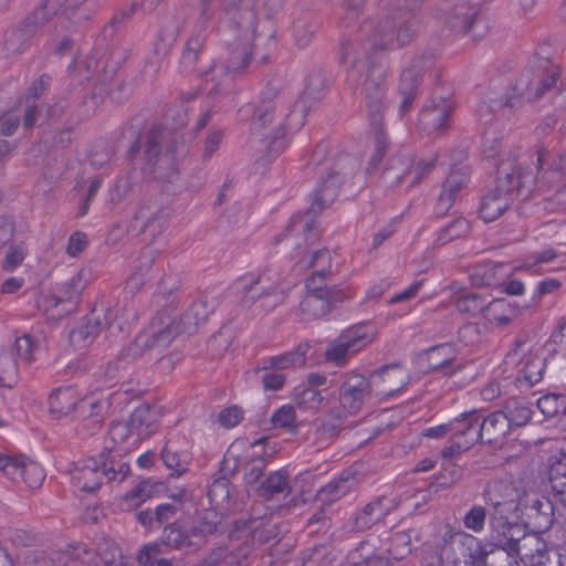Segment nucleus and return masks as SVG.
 I'll return each mask as SVG.
<instances>
[{"instance_id":"c03bdc74","label":"nucleus","mask_w":566,"mask_h":566,"mask_svg":"<svg viewBox=\"0 0 566 566\" xmlns=\"http://www.w3.org/2000/svg\"><path fill=\"white\" fill-rule=\"evenodd\" d=\"M449 23L457 32L472 34L473 38L480 35L475 32L481 23L479 9L467 3L455 6Z\"/></svg>"},{"instance_id":"b1692460","label":"nucleus","mask_w":566,"mask_h":566,"mask_svg":"<svg viewBox=\"0 0 566 566\" xmlns=\"http://www.w3.org/2000/svg\"><path fill=\"white\" fill-rule=\"evenodd\" d=\"M189 444L187 438L181 434H170L161 451L160 459L165 467L170 471L171 478H179L188 471L191 462V453L187 450Z\"/></svg>"},{"instance_id":"f03ea898","label":"nucleus","mask_w":566,"mask_h":566,"mask_svg":"<svg viewBox=\"0 0 566 566\" xmlns=\"http://www.w3.org/2000/svg\"><path fill=\"white\" fill-rule=\"evenodd\" d=\"M63 8L64 14L76 24L87 21L97 8L95 0H43L41 6L31 12L17 27L6 31L2 52L11 57L25 52L34 42L39 30Z\"/></svg>"},{"instance_id":"603ef678","label":"nucleus","mask_w":566,"mask_h":566,"mask_svg":"<svg viewBox=\"0 0 566 566\" xmlns=\"http://www.w3.org/2000/svg\"><path fill=\"white\" fill-rule=\"evenodd\" d=\"M537 541L535 552L526 555L528 566H566V555L555 548H548L546 543Z\"/></svg>"},{"instance_id":"2f4dec72","label":"nucleus","mask_w":566,"mask_h":566,"mask_svg":"<svg viewBox=\"0 0 566 566\" xmlns=\"http://www.w3.org/2000/svg\"><path fill=\"white\" fill-rule=\"evenodd\" d=\"M266 440L268 438H261L251 444V453L243 465L244 482L252 491L264 479V470L271 458V454L264 449Z\"/></svg>"},{"instance_id":"aec40b11","label":"nucleus","mask_w":566,"mask_h":566,"mask_svg":"<svg viewBox=\"0 0 566 566\" xmlns=\"http://www.w3.org/2000/svg\"><path fill=\"white\" fill-rule=\"evenodd\" d=\"M455 109L451 93L439 94L436 90L429 104L424 105L419 114V123L424 129L443 130L449 127V120Z\"/></svg>"},{"instance_id":"864d4df0","label":"nucleus","mask_w":566,"mask_h":566,"mask_svg":"<svg viewBox=\"0 0 566 566\" xmlns=\"http://www.w3.org/2000/svg\"><path fill=\"white\" fill-rule=\"evenodd\" d=\"M138 7V2L134 1L128 7L117 9L111 20L102 29L99 38L104 41L113 40L125 23L132 19Z\"/></svg>"},{"instance_id":"4c0bfd02","label":"nucleus","mask_w":566,"mask_h":566,"mask_svg":"<svg viewBox=\"0 0 566 566\" xmlns=\"http://www.w3.org/2000/svg\"><path fill=\"white\" fill-rule=\"evenodd\" d=\"M356 484V479L349 472H342L337 479L322 486L315 496V501L328 507L344 497Z\"/></svg>"},{"instance_id":"3c124183","label":"nucleus","mask_w":566,"mask_h":566,"mask_svg":"<svg viewBox=\"0 0 566 566\" xmlns=\"http://www.w3.org/2000/svg\"><path fill=\"white\" fill-rule=\"evenodd\" d=\"M548 481L556 502L564 505L566 501V453L560 454L552 462L548 470Z\"/></svg>"},{"instance_id":"37998d69","label":"nucleus","mask_w":566,"mask_h":566,"mask_svg":"<svg viewBox=\"0 0 566 566\" xmlns=\"http://www.w3.org/2000/svg\"><path fill=\"white\" fill-rule=\"evenodd\" d=\"M308 348V344H301L294 352L266 357L262 360V366L254 368L253 373L258 375L261 370H283L292 366H304Z\"/></svg>"},{"instance_id":"ddd939ff","label":"nucleus","mask_w":566,"mask_h":566,"mask_svg":"<svg viewBox=\"0 0 566 566\" xmlns=\"http://www.w3.org/2000/svg\"><path fill=\"white\" fill-rule=\"evenodd\" d=\"M208 19V12L206 13V17L201 14L198 21V31L193 32L185 44L179 60V67L180 72L186 75L197 73L202 81L216 82L218 80L217 64L213 61L207 67H199V64L207 56V34L205 33V24L207 23Z\"/></svg>"},{"instance_id":"20e7f679","label":"nucleus","mask_w":566,"mask_h":566,"mask_svg":"<svg viewBox=\"0 0 566 566\" xmlns=\"http://www.w3.org/2000/svg\"><path fill=\"white\" fill-rule=\"evenodd\" d=\"M386 65L376 62H364L355 57L347 80L355 87H360V107L366 114L370 127H378L384 122L387 101Z\"/></svg>"},{"instance_id":"f8f14e48","label":"nucleus","mask_w":566,"mask_h":566,"mask_svg":"<svg viewBox=\"0 0 566 566\" xmlns=\"http://www.w3.org/2000/svg\"><path fill=\"white\" fill-rule=\"evenodd\" d=\"M260 43L254 38L224 35L226 53L221 57V65L217 66V84L209 91V95L219 93L221 76L233 78L245 73L252 61V49Z\"/></svg>"},{"instance_id":"58836bf2","label":"nucleus","mask_w":566,"mask_h":566,"mask_svg":"<svg viewBox=\"0 0 566 566\" xmlns=\"http://www.w3.org/2000/svg\"><path fill=\"white\" fill-rule=\"evenodd\" d=\"M368 379L371 381V386L375 385L377 380L388 382L389 387L384 390V394L386 396H394L408 384L409 377L402 366L399 363H395L382 365L374 370Z\"/></svg>"},{"instance_id":"393cba45","label":"nucleus","mask_w":566,"mask_h":566,"mask_svg":"<svg viewBox=\"0 0 566 566\" xmlns=\"http://www.w3.org/2000/svg\"><path fill=\"white\" fill-rule=\"evenodd\" d=\"M525 528L543 534L549 531L555 522L554 505L549 499L534 495L524 504Z\"/></svg>"},{"instance_id":"de8ad7c7","label":"nucleus","mask_w":566,"mask_h":566,"mask_svg":"<svg viewBox=\"0 0 566 566\" xmlns=\"http://www.w3.org/2000/svg\"><path fill=\"white\" fill-rule=\"evenodd\" d=\"M296 228H301L304 234V241L305 247L302 248L300 244H297L296 250L297 254L296 258H302L316 249H313L321 239V231L318 227L316 226L315 221L304 219L303 216L296 214L292 218L290 224L287 226L286 230H294Z\"/></svg>"},{"instance_id":"473e14b6","label":"nucleus","mask_w":566,"mask_h":566,"mask_svg":"<svg viewBox=\"0 0 566 566\" xmlns=\"http://www.w3.org/2000/svg\"><path fill=\"white\" fill-rule=\"evenodd\" d=\"M480 418L481 412L478 410L462 412L459 417L451 420V436L462 441L469 448L475 443H481Z\"/></svg>"},{"instance_id":"423d86ee","label":"nucleus","mask_w":566,"mask_h":566,"mask_svg":"<svg viewBox=\"0 0 566 566\" xmlns=\"http://www.w3.org/2000/svg\"><path fill=\"white\" fill-rule=\"evenodd\" d=\"M128 133L135 138L130 145L127 157L134 160L137 154L143 150L142 171L144 175L157 179L168 175L176 163V154L172 146H168L165 153L161 151L163 132L159 127L151 126L145 132L135 128L133 125Z\"/></svg>"},{"instance_id":"09e8293b","label":"nucleus","mask_w":566,"mask_h":566,"mask_svg":"<svg viewBox=\"0 0 566 566\" xmlns=\"http://www.w3.org/2000/svg\"><path fill=\"white\" fill-rule=\"evenodd\" d=\"M17 469V473L13 474L12 481L14 483L23 482L30 489L40 488L45 479L43 468L38 462L32 461L24 455L20 457Z\"/></svg>"},{"instance_id":"5fc2aeb1","label":"nucleus","mask_w":566,"mask_h":566,"mask_svg":"<svg viewBox=\"0 0 566 566\" xmlns=\"http://www.w3.org/2000/svg\"><path fill=\"white\" fill-rule=\"evenodd\" d=\"M463 470L452 461H443L441 470L433 475V481L429 485V492L450 488L462 479Z\"/></svg>"},{"instance_id":"0eeeda50","label":"nucleus","mask_w":566,"mask_h":566,"mask_svg":"<svg viewBox=\"0 0 566 566\" xmlns=\"http://www.w3.org/2000/svg\"><path fill=\"white\" fill-rule=\"evenodd\" d=\"M418 21L410 10L396 8L389 10L377 24L371 35L363 42L364 52L384 51L401 48L411 43L417 33Z\"/></svg>"},{"instance_id":"052dcab7","label":"nucleus","mask_w":566,"mask_h":566,"mask_svg":"<svg viewBox=\"0 0 566 566\" xmlns=\"http://www.w3.org/2000/svg\"><path fill=\"white\" fill-rule=\"evenodd\" d=\"M565 394L549 392L537 400V408L546 418L562 417L566 418Z\"/></svg>"},{"instance_id":"338daca9","label":"nucleus","mask_w":566,"mask_h":566,"mask_svg":"<svg viewBox=\"0 0 566 566\" xmlns=\"http://www.w3.org/2000/svg\"><path fill=\"white\" fill-rule=\"evenodd\" d=\"M485 300L478 293H467L455 301L457 310L462 314L476 316L485 312Z\"/></svg>"},{"instance_id":"9d476101","label":"nucleus","mask_w":566,"mask_h":566,"mask_svg":"<svg viewBox=\"0 0 566 566\" xmlns=\"http://www.w3.org/2000/svg\"><path fill=\"white\" fill-rule=\"evenodd\" d=\"M325 90L326 80L319 72L311 73L306 77V85L301 99L296 102L294 109L285 116L286 124L284 126L280 124L274 134L265 135L263 139L269 149V157H276L283 151L286 129H298L304 125L303 113L306 105L310 104L311 106L313 103L322 99L325 95Z\"/></svg>"},{"instance_id":"a211bd4d","label":"nucleus","mask_w":566,"mask_h":566,"mask_svg":"<svg viewBox=\"0 0 566 566\" xmlns=\"http://www.w3.org/2000/svg\"><path fill=\"white\" fill-rule=\"evenodd\" d=\"M506 358L512 360L518 358L522 365L518 370V379H523L528 386H534L543 379L546 359L530 353L528 336L526 334H518L516 336Z\"/></svg>"},{"instance_id":"dca6fc26","label":"nucleus","mask_w":566,"mask_h":566,"mask_svg":"<svg viewBox=\"0 0 566 566\" xmlns=\"http://www.w3.org/2000/svg\"><path fill=\"white\" fill-rule=\"evenodd\" d=\"M485 552L484 541L465 532H455L446 539L441 556L451 558L454 566H480Z\"/></svg>"},{"instance_id":"bf43d9fd","label":"nucleus","mask_w":566,"mask_h":566,"mask_svg":"<svg viewBox=\"0 0 566 566\" xmlns=\"http://www.w3.org/2000/svg\"><path fill=\"white\" fill-rule=\"evenodd\" d=\"M19 381V369L13 354L0 350V386L13 388Z\"/></svg>"},{"instance_id":"e2e57ef3","label":"nucleus","mask_w":566,"mask_h":566,"mask_svg":"<svg viewBox=\"0 0 566 566\" xmlns=\"http://www.w3.org/2000/svg\"><path fill=\"white\" fill-rule=\"evenodd\" d=\"M112 312L109 308L104 314V321L101 319L96 310H93L88 315L85 316L84 323L77 329L78 335L82 339H88L96 337L104 326L109 324V316Z\"/></svg>"},{"instance_id":"13d9d810","label":"nucleus","mask_w":566,"mask_h":566,"mask_svg":"<svg viewBox=\"0 0 566 566\" xmlns=\"http://www.w3.org/2000/svg\"><path fill=\"white\" fill-rule=\"evenodd\" d=\"M409 175V159L402 157H392L389 160L388 166L381 174V179L386 185L395 186L399 185Z\"/></svg>"},{"instance_id":"6e6552de","label":"nucleus","mask_w":566,"mask_h":566,"mask_svg":"<svg viewBox=\"0 0 566 566\" xmlns=\"http://www.w3.org/2000/svg\"><path fill=\"white\" fill-rule=\"evenodd\" d=\"M205 530L191 525L187 521L174 520L164 526L159 538L146 544L138 553L139 564H151L150 558L160 556L166 549H175L185 554L198 551L205 543Z\"/></svg>"},{"instance_id":"e433bc0d","label":"nucleus","mask_w":566,"mask_h":566,"mask_svg":"<svg viewBox=\"0 0 566 566\" xmlns=\"http://www.w3.org/2000/svg\"><path fill=\"white\" fill-rule=\"evenodd\" d=\"M259 497L273 500L276 496H289L292 493L287 471L282 469L268 474L253 490Z\"/></svg>"},{"instance_id":"f257e3e1","label":"nucleus","mask_w":566,"mask_h":566,"mask_svg":"<svg viewBox=\"0 0 566 566\" xmlns=\"http://www.w3.org/2000/svg\"><path fill=\"white\" fill-rule=\"evenodd\" d=\"M328 143L321 142L304 167L307 175L317 177V187L306 216L317 214L331 206L337 198L340 187L358 171L359 164L356 157L348 153L328 156Z\"/></svg>"},{"instance_id":"f3484780","label":"nucleus","mask_w":566,"mask_h":566,"mask_svg":"<svg viewBox=\"0 0 566 566\" xmlns=\"http://www.w3.org/2000/svg\"><path fill=\"white\" fill-rule=\"evenodd\" d=\"M156 428L155 412L149 405H140L130 413L127 423H117L112 428L111 439L116 443L118 439L124 441L130 438L136 443L148 438Z\"/></svg>"},{"instance_id":"6ab92c4d","label":"nucleus","mask_w":566,"mask_h":566,"mask_svg":"<svg viewBox=\"0 0 566 566\" xmlns=\"http://www.w3.org/2000/svg\"><path fill=\"white\" fill-rule=\"evenodd\" d=\"M371 381L357 373L345 376L339 387V402L349 415H357L364 403L371 398Z\"/></svg>"},{"instance_id":"c85d7f7f","label":"nucleus","mask_w":566,"mask_h":566,"mask_svg":"<svg viewBox=\"0 0 566 566\" xmlns=\"http://www.w3.org/2000/svg\"><path fill=\"white\" fill-rule=\"evenodd\" d=\"M264 281L262 276H255L253 273H248L240 276L234 286L241 294L240 304L245 307H252L258 301H261V307H273L275 303H268L266 300L272 297V287L270 285L261 286L259 283Z\"/></svg>"},{"instance_id":"69168bd1","label":"nucleus","mask_w":566,"mask_h":566,"mask_svg":"<svg viewBox=\"0 0 566 566\" xmlns=\"http://www.w3.org/2000/svg\"><path fill=\"white\" fill-rule=\"evenodd\" d=\"M471 231L470 222L465 218H455L451 223L441 229L437 241L446 244L455 239L467 237Z\"/></svg>"},{"instance_id":"6e6d98bb","label":"nucleus","mask_w":566,"mask_h":566,"mask_svg":"<svg viewBox=\"0 0 566 566\" xmlns=\"http://www.w3.org/2000/svg\"><path fill=\"white\" fill-rule=\"evenodd\" d=\"M76 399L71 387L54 390L49 397L50 411L57 416H67L73 412Z\"/></svg>"},{"instance_id":"39448f33","label":"nucleus","mask_w":566,"mask_h":566,"mask_svg":"<svg viewBox=\"0 0 566 566\" xmlns=\"http://www.w3.org/2000/svg\"><path fill=\"white\" fill-rule=\"evenodd\" d=\"M259 2L260 0H228L221 24L224 35L254 38V41L264 42L272 50L276 44V28L269 15L258 20Z\"/></svg>"},{"instance_id":"a19ab883","label":"nucleus","mask_w":566,"mask_h":566,"mask_svg":"<svg viewBox=\"0 0 566 566\" xmlns=\"http://www.w3.org/2000/svg\"><path fill=\"white\" fill-rule=\"evenodd\" d=\"M412 539L416 542L421 541V532L417 527L408 530L394 531L388 537L387 553L389 560L396 562L405 559L412 552Z\"/></svg>"},{"instance_id":"cd10ccee","label":"nucleus","mask_w":566,"mask_h":566,"mask_svg":"<svg viewBox=\"0 0 566 566\" xmlns=\"http://www.w3.org/2000/svg\"><path fill=\"white\" fill-rule=\"evenodd\" d=\"M97 457L78 461L71 471L72 484L83 492H95L106 482Z\"/></svg>"},{"instance_id":"a878e982","label":"nucleus","mask_w":566,"mask_h":566,"mask_svg":"<svg viewBox=\"0 0 566 566\" xmlns=\"http://www.w3.org/2000/svg\"><path fill=\"white\" fill-rule=\"evenodd\" d=\"M396 507L397 503L394 499L385 495L377 496L353 515L352 530L355 532L370 530L377 523L382 522Z\"/></svg>"},{"instance_id":"4d7b16f0","label":"nucleus","mask_w":566,"mask_h":566,"mask_svg":"<svg viewBox=\"0 0 566 566\" xmlns=\"http://www.w3.org/2000/svg\"><path fill=\"white\" fill-rule=\"evenodd\" d=\"M470 175L471 171L468 166L453 168L443 182L442 191L457 200L461 190L468 185Z\"/></svg>"},{"instance_id":"9b49d317","label":"nucleus","mask_w":566,"mask_h":566,"mask_svg":"<svg viewBox=\"0 0 566 566\" xmlns=\"http://www.w3.org/2000/svg\"><path fill=\"white\" fill-rule=\"evenodd\" d=\"M117 557H120L118 546L113 541L104 539L96 549L84 543L67 545L65 549L35 559L34 566H92L96 558L104 565L111 566L115 564Z\"/></svg>"},{"instance_id":"774afa93","label":"nucleus","mask_w":566,"mask_h":566,"mask_svg":"<svg viewBox=\"0 0 566 566\" xmlns=\"http://www.w3.org/2000/svg\"><path fill=\"white\" fill-rule=\"evenodd\" d=\"M232 484L224 478H216L208 490L210 502L223 506L230 502Z\"/></svg>"},{"instance_id":"4468645a","label":"nucleus","mask_w":566,"mask_h":566,"mask_svg":"<svg viewBox=\"0 0 566 566\" xmlns=\"http://www.w3.org/2000/svg\"><path fill=\"white\" fill-rule=\"evenodd\" d=\"M376 336L375 328L369 323L353 325L339 334V336L329 342L325 358L329 363L342 367L346 364L347 357L354 355L370 344Z\"/></svg>"},{"instance_id":"4be33fe9","label":"nucleus","mask_w":566,"mask_h":566,"mask_svg":"<svg viewBox=\"0 0 566 566\" xmlns=\"http://www.w3.org/2000/svg\"><path fill=\"white\" fill-rule=\"evenodd\" d=\"M489 539L484 541L485 545L491 548H501L511 554H520L522 542L526 539V528L523 524L514 522L493 521L490 526Z\"/></svg>"},{"instance_id":"72a5a7b5","label":"nucleus","mask_w":566,"mask_h":566,"mask_svg":"<svg viewBox=\"0 0 566 566\" xmlns=\"http://www.w3.org/2000/svg\"><path fill=\"white\" fill-rule=\"evenodd\" d=\"M506 421L507 419L500 410L493 411L488 416L481 413V428H479L481 443L489 446L502 444L512 430Z\"/></svg>"},{"instance_id":"c9c22d12","label":"nucleus","mask_w":566,"mask_h":566,"mask_svg":"<svg viewBox=\"0 0 566 566\" xmlns=\"http://www.w3.org/2000/svg\"><path fill=\"white\" fill-rule=\"evenodd\" d=\"M73 412L84 422V427L92 434L104 423V402L94 395L76 400Z\"/></svg>"},{"instance_id":"412c9836","label":"nucleus","mask_w":566,"mask_h":566,"mask_svg":"<svg viewBox=\"0 0 566 566\" xmlns=\"http://www.w3.org/2000/svg\"><path fill=\"white\" fill-rule=\"evenodd\" d=\"M165 313H160L151 323V326L147 331L140 332L133 345L129 347V352L133 356L142 355L143 352L154 347H166L176 337V332L172 329V324L165 322Z\"/></svg>"},{"instance_id":"7ed1b4c3","label":"nucleus","mask_w":566,"mask_h":566,"mask_svg":"<svg viewBox=\"0 0 566 566\" xmlns=\"http://www.w3.org/2000/svg\"><path fill=\"white\" fill-rule=\"evenodd\" d=\"M559 78V67L551 59L535 54L530 61L528 69L517 77L505 98L481 103L478 113L484 117L502 108L514 109L525 102L537 101L555 87Z\"/></svg>"},{"instance_id":"a18cd8bd","label":"nucleus","mask_w":566,"mask_h":566,"mask_svg":"<svg viewBox=\"0 0 566 566\" xmlns=\"http://www.w3.org/2000/svg\"><path fill=\"white\" fill-rule=\"evenodd\" d=\"M520 306L516 302L506 298H494L485 304L484 318L499 326L509 325L518 314Z\"/></svg>"},{"instance_id":"680f3d73","label":"nucleus","mask_w":566,"mask_h":566,"mask_svg":"<svg viewBox=\"0 0 566 566\" xmlns=\"http://www.w3.org/2000/svg\"><path fill=\"white\" fill-rule=\"evenodd\" d=\"M483 497L486 505L492 507V512L489 515L490 526H493V521L499 522H511L509 520L510 514L516 509L513 501H500L492 496L489 490L483 491Z\"/></svg>"},{"instance_id":"f704fd0d","label":"nucleus","mask_w":566,"mask_h":566,"mask_svg":"<svg viewBox=\"0 0 566 566\" xmlns=\"http://www.w3.org/2000/svg\"><path fill=\"white\" fill-rule=\"evenodd\" d=\"M87 272L82 269L77 271L69 281L60 284L56 296V305L66 304L63 312L67 315L74 312L81 300V294L87 285Z\"/></svg>"},{"instance_id":"ea45409f","label":"nucleus","mask_w":566,"mask_h":566,"mask_svg":"<svg viewBox=\"0 0 566 566\" xmlns=\"http://www.w3.org/2000/svg\"><path fill=\"white\" fill-rule=\"evenodd\" d=\"M505 268V263L492 261L478 264L469 275L470 282L475 287H500L502 280L506 276L503 273Z\"/></svg>"},{"instance_id":"0e129e2a","label":"nucleus","mask_w":566,"mask_h":566,"mask_svg":"<svg viewBox=\"0 0 566 566\" xmlns=\"http://www.w3.org/2000/svg\"><path fill=\"white\" fill-rule=\"evenodd\" d=\"M486 552L480 566H520L518 559H522L520 554H511L501 548H491L485 545Z\"/></svg>"},{"instance_id":"8fccbe9b","label":"nucleus","mask_w":566,"mask_h":566,"mask_svg":"<svg viewBox=\"0 0 566 566\" xmlns=\"http://www.w3.org/2000/svg\"><path fill=\"white\" fill-rule=\"evenodd\" d=\"M156 260V251L150 248H145L140 251L138 258L135 260L134 273L127 281V287L139 290L147 281Z\"/></svg>"},{"instance_id":"79ce46f5","label":"nucleus","mask_w":566,"mask_h":566,"mask_svg":"<svg viewBox=\"0 0 566 566\" xmlns=\"http://www.w3.org/2000/svg\"><path fill=\"white\" fill-rule=\"evenodd\" d=\"M163 486V482L151 478L142 480L134 489L127 492L119 501V507L124 512H130L139 507L148 499H151Z\"/></svg>"},{"instance_id":"49530a36","label":"nucleus","mask_w":566,"mask_h":566,"mask_svg":"<svg viewBox=\"0 0 566 566\" xmlns=\"http://www.w3.org/2000/svg\"><path fill=\"white\" fill-rule=\"evenodd\" d=\"M511 429L526 426L533 416L530 403L521 397H510L500 409Z\"/></svg>"},{"instance_id":"c756f323","label":"nucleus","mask_w":566,"mask_h":566,"mask_svg":"<svg viewBox=\"0 0 566 566\" xmlns=\"http://www.w3.org/2000/svg\"><path fill=\"white\" fill-rule=\"evenodd\" d=\"M122 446H105L96 455L108 483H122L130 474V465L125 461Z\"/></svg>"},{"instance_id":"5701e85b","label":"nucleus","mask_w":566,"mask_h":566,"mask_svg":"<svg viewBox=\"0 0 566 566\" xmlns=\"http://www.w3.org/2000/svg\"><path fill=\"white\" fill-rule=\"evenodd\" d=\"M349 297L348 287H333L331 294L307 293L300 303V311L304 319L321 318Z\"/></svg>"},{"instance_id":"bb28decb","label":"nucleus","mask_w":566,"mask_h":566,"mask_svg":"<svg viewBox=\"0 0 566 566\" xmlns=\"http://www.w3.org/2000/svg\"><path fill=\"white\" fill-rule=\"evenodd\" d=\"M214 310L213 303L207 296H201L199 300L193 301L191 305L181 314L178 322L170 321L166 316L169 324H172V329L176 336L181 334L191 335L197 332L200 324L205 323L210 313Z\"/></svg>"},{"instance_id":"7c9ffc66","label":"nucleus","mask_w":566,"mask_h":566,"mask_svg":"<svg viewBox=\"0 0 566 566\" xmlns=\"http://www.w3.org/2000/svg\"><path fill=\"white\" fill-rule=\"evenodd\" d=\"M421 356L427 358L429 371H440L443 376H452L462 368L457 359V350L450 343L426 348Z\"/></svg>"},{"instance_id":"1a4fd4ad","label":"nucleus","mask_w":566,"mask_h":566,"mask_svg":"<svg viewBox=\"0 0 566 566\" xmlns=\"http://www.w3.org/2000/svg\"><path fill=\"white\" fill-rule=\"evenodd\" d=\"M524 186L520 169L509 171L504 164L500 165L495 186L481 198L479 216L484 222H492L502 216L515 201Z\"/></svg>"},{"instance_id":"2eb2a0df","label":"nucleus","mask_w":566,"mask_h":566,"mask_svg":"<svg viewBox=\"0 0 566 566\" xmlns=\"http://www.w3.org/2000/svg\"><path fill=\"white\" fill-rule=\"evenodd\" d=\"M295 268L307 270L317 268L306 280L307 293L331 294L333 287H347L345 284H334L331 271V254L326 248L317 249L300 259Z\"/></svg>"}]
</instances>
